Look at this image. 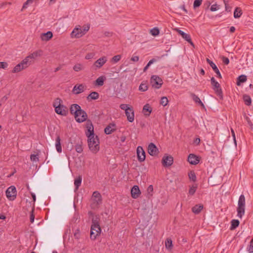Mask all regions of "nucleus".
Here are the masks:
<instances>
[{"label":"nucleus","mask_w":253,"mask_h":253,"mask_svg":"<svg viewBox=\"0 0 253 253\" xmlns=\"http://www.w3.org/2000/svg\"><path fill=\"white\" fill-rule=\"evenodd\" d=\"M42 51L41 50H38L29 54L20 63L14 67L12 73H18L27 68L34 62L37 58L42 56Z\"/></svg>","instance_id":"obj_1"},{"label":"nucleus","mask_w":253,"mask_h":253,"mask_svg":"<svg viewBox=\"0 0 253 253\" xmlns=\"http://www.w3.org/2000/svg\"><path fill=\"white\" fill-rule=\"evenodd\" d=\"M246 202L245 198L244 195L242 194L240 196L237 208V216L240 218H242L245 213Z\"/></svg>","instance_id":"obj_2"},{"label":"nucleus","mask_w":253,"mask_h":253,"mask_svg":"<svg viewBox=\"0 0 253 253\" xmlns=\"http://www.w3.org/2000/svg\"><path fill=\"white\" fill-rule=\"evenodd\" d=\"M61 102L62 100L57 98L55 100L53 106L57 114L65 116L67 114V109L65 105L61 104Z\"/></svg>","instance_id":"obj_3"},{"label":"nucleus","mask_w":253,"mask_h":253,"mask_svg":"<svg viewBox=\"0 0 253 253\" xmlns=\"http://www.w3.org/2000/svg\"><path fill=\"white\" fill-rule=\"evenodd\" d=\"M120 108L125 111V114L127 118V120L132 123L134 120V112L132 107L128 104H122L120 105Z\"/></svg>","instance_id":"obj_4"},{"label":"nucleus","mask_w":253,"mask_h":253,"mask_svg":"<svg viewBox=\"0 0 253 253\" xmlns=\"http://www.w3.org/2000/svg\"><path fill=\"white\" fill-rule=\"evenodd\" d=\"M88 145L89 150L93 153H96L100 149L99 141L97 136L88 138Z\"/></svg>","instance_id":"obj_5"},{"label":"nucleus","mask_w":253,"mask_h":253,"mask_svg":"<svg viewBox=\"0 0 253 253\" xmlns=\"http://www.w3.org/2000/svg\"><path fill=\"white\" fill-rule=\"evenodd\" d=\"M89 29V25H85L83 27L79 26L74 28L71 33L72 38H80L84 35Z\"/></svg>","instance_id":"obj_6"},{"label":"nucleus","mask_w":253,"mask_h":253,"mask_svg":"<svg viewBox=\"0 0 253 253\" xmlns=\"http://www.w3.org/2000/svg\"><path fill=\"white\" fill-rule=\"evenodd\" d=\"M91 208L95 209L98 205L101 203L102 199L100 194L98 191H95L93 193L91 197Z\"/></svg>","instance_id":"obj_7"},{"label":"nucleus","mask_w":253,"mask_h":253,"mask_svg":"<svg viewBox=\"0 0 253 253\" xmlns=\"http://www.w3.org/2000/svg\"><path fill=\"white\" fill-rule=\"evenodd\" d=\"M6 196L7 199L10 201L14 200L17 196V190L14 186L9 187L5 192Z\"/></svg>","instance_id":"obj_8"},{"label":"nucleus","mask_w":253,"mask_h":253,"mask_svg":"<svg viewBox=\"0 0 253 253\" xmlns=\"http://www.w3.org/2000/svg\"><path fill=\"white\" fill-rule=\"evenodd\" d=\"M107 60L106 56H102L93 63L92 67L95 70L100 69L107 62Z\"/></svg>","instance_id":"obj_9"},{"label":"nucleus","mask_w":253,"mask_h":253,"mask_svg":"<svg viewBox=\"0 0 253 253\" xmlns=\"http://www.w3.org/2000/svg\"><path fill=\"white\" fill-rule=\"evenodd\" d=\"M75 118L76 121L79 123H83L86 120L87 115L86 112L83 110H80L78 113L75 115Z\"/></svg>","instance_id":"obj_10"},{"label":"nucleus","mask_w":253,"mask_h":253,"mask_svg":"<svg viewBox=\"0 0 253 253\" xmlns=\"http://www.w3.org/2000/svg\"><path fill=\"white\" fill-rule=\"evenodd\" d=\"M150 81L152 86L156 88H159L163 83L162 79L157 75H153Z\"/></svg>","instance_id":"obj_11"},{"label":"nucleus","mask_w":253,"mask_h":253,"mask_svg":"<svg viewBox=\"0 0 253 253\" xmlns=\"http://www.w3.org/2000/svg\"><path fill=\"white\" fill-rule=\"evenodd\" d=\"M100 231L101 229L98 223L93 221L90 229V237H96L100 233Z\"/></svg>","instance_id":"obj_12"},{"label":"nucleus","mask_w":253,"mask_h":253,"mask_svg":"<svg viewBox=\"0 0 253 253\" xmlns=\"http://www.w3.org/2000/svg\"><path fill=\"white\" fill-rule=\"evenodd\" d=\"M136 154L138 161L139 162H143L145 161L146 158L145 152L141 146H139L137 147Z\"/></svg>","instance_id":"obj_13"},{"label":"nucleus","mask_w":253,"mask_h":253,"mask_svg":"<svg viewBox=\"0 0 253 253\" xmlns=\"http://www.w3.org/2000/svg\"><path fill=\"white\" fill-rule=\"evenodd\" d=\"M86 126L87 130L85 132V134L87 138L94 136L95 135L94 133V128L92 123L90 121H87L86 122Z\"/></svg>","instance_id":"obj_14"},{"label":"nucleus","mask_w":253,"mask_h":253,"mask_svg":"<svg viewBox=\"0 0 253 253\" xmlns=\"http://www.w3.org/2000/svg\"><path fill=\"white\" fill-rule=\"evenodd\" d=\"M148 152L151 156H156L158 154V149L153 143H151L148 146Z\"/></svg>","instance_id":"obj_15"},{"label":"nucleus","mask_w":253,"mask_h":253,"mask_svg":"<svg viewBox=\"0 0 253 253\" xmlns=\"http://www.w3.org/2000/svg\"><path fill=\"white\" fill-rule=\"evenodd\" d=\"M211 84L213 86V89L217 94L220 95L222 93L221 89L220 87V84L213 77H212L211 79Z\"/></svg>","instance_id":"obj_16"},{"label":"nucleus","mask_w":253,"mask_h":253,"mask_svg":"<svg viewBox=\"0 0 253 253\" xmlns=\"http://www.w3.org/2000/svg\"><path fill=\"white\" fill-rule=\"evenodd\" d=\"M177 33L181 36V37L186 41H187L191 45L194 46V44L192 42L190 35L184 33L183 31L178 29H176Z\"/></svg>","instance_id":"obj_17"},{"label":"nucleus","mask_w":253,"mask_h":253,"mask_svg":"<svg viewBox=\"0 0 253 253\" xmlns=\"http://www.w3.org/2000/svg\"><path fill=\"white\" fill-rule=\"evenodd\" d=\"M173 163V158L170 156H165L162 159V164L164 167L171 166Z\"/></svg>","instance_id":"obj_18"},{"label":"nucleus","mask_w":253,"mask_h":253,"mask_svg":"<svg viewBox=\"0 0 253 253\" xmlns=\"http://www.w3.org/2000/svg\"><path fill=\"white\" fill-rule=\"evenodd\" d=\"M141 192L139 187L137 185H134L131 190V194L132 197L134 199H136L139 196Z\"/></svg>","instance_id":"obj_19"},{"label":"nucleus","mask_w":253,"mask_h":253,"mask_svg":"<svg viewBox=\"0 0 253 253\" xmlns=\"http://www.w3.org/2000/svg\"><path fill=\"white\" fill-rule=\"evenodd\" d=\"M84 86L83 84L75 85L73 88V92L75 94H80L84 92Z\"/></svg>","instance_id":"obj_20"},{"label":"nucleus","mask_w":253,"mask_h":253,"mask_svg":"<svg viewBox=\"0 0 253 253\" xmlns=\"http://www.w3.org/2000/svg\"><path fill=\"white\" fill-rule=\"evenodd\" d=\"M116 129V126L115 124H110L108 125L104 129V132L106 134H111Z\"/></svg>","instance_id":"obj_21"},{"label":"nucleus","mask_w":253,"mask_h":253,"mask_svg":"<svg viewBox=\"0 0 253 253\" xmlns=\"http://www.w3.org/2000/svg\"><path fill=\"white\" fill-rule=\"evenodd\" d=\"M188 161L192 165H196L199 162V159L195 155L190 154L188 157Z\"/></svg>","instance_id":"obj_22"},{"label":"nucleus","mask_w":253,"mask_h":253,"mask_svg":"<svg viewBox=\"0 0 253 253\" xmlns=\"http://www.w3.org/2000/svg\"><path fill=\"white\" fill-rule=\"evenodd\" d=\"M81 109L80 106L77 104H73L71 105L70 108V111L71 114L75 115Z\"/></svg>","instance_id":"obj_23"},{"label":"nucleus","mask_w":253,"mask_h":253,"mask_svg":"<svg viewBox=\"0 0 253 253\" xmlns=\"http://www.w3.org/2000/svg\"><path fill=\"white\" fill-rule=\"evenodd\" d=\"M53 36L52 33L50 31H48L45 33L41 34V38L43 41H47L49 40Z\"/></svg>","instance_id":"obj_24"},{"label":"nucleus","mask_w":253,"mask_h":253,"mask_svg":"<svg viewBox=\"0 0 253 253\" xmlns=\"http://www.w3.org/2000/svg\"><path fill=\"white\" fill-rule=\"evenodd\" d=\"M152 109L149 104H145L143 108V112L145 116H149L151 113Z\"/></svg>","instance_id":"obj_25"},{"label":"nucleus","mask_w":253,"mask_h":253,"mask_svg":"<svg viewBox=\"0 0 253 253\" xmlns=\"http://www.w3.org/2000/svg\"><path fill=\"white\" fill-rule=\"evenodd\" d=\"M61 139L59 136H58L55 140V147L57 151L60 153L62 152V147L61 145Z\"/></svg>","instance_id":"obj_26"},{"label":"nucleus","mask_w":253,"mask_h":253,"mask_svg":"<svg viewBox=\"0 0 253 253\" xmlns=\"http://www.w3.org/2000/svg\"><path fill=\"white\" fill-rule=\"evenodd\" d=\"M247 80V76L244 75H242L239 76L237 80V85L240 86L242 83L246 82Z\"/></svg>","instance_id":"obj_27"},{"label":"nucleus","mask_w":253,"mask_h":253,"mask_svg":"<svg viewBox=\"0 0 253 253\" xmlns=\"http://www.w3.org/2000/svg\"><path fill=\"white\" fill-rule=\"evenodd\" d=\"M73 69L75 72H80L84 70V66L82 63H77L73 66Z\"/></svg>","instance_id":"obj_28"},{"label":"nucleus","mask_w":253,"mask_h":253,"mask_svg":"<svg viewBox=\"0 0 253 253\" xmlns=\"http://www.w3.org/2000/svg\"><path fill=\"white\" fill-rule=\"evenodd\" d=\"M105 77L102 76L98 77L95 82V85L97 86H102L105 80Z\"/></svg>","instance_id":"obj_29"},{"label":"nucleus","mask_w":253,"mask_h":253,"mask_svg":"<svg viewBox=\"0 0 253 253\" xmlns=\"http://www.w3.org/2000/svg\"><path fill=\"white\" fill-rule=\"evenodd\" d=\"M165 246L167 250L169 251H171L173 247V244L171 238H167L166 239L165 241Z\"/></svg>","instance_id":"obj_30"},{"label":"nucleus","mask_w":253,"mask_h":253,"mask_svg":"<svg viewBox=\"0 0 253 253\" xmlns=\"http://www.w3.org/2000/svg\"><path fill=\"white\" fill-rule=\"evenodd\" d=\"M203 209V205H196L192 208V211L195 214H198Z\"/></svg>","instance_id":"obj_31"},{"label":"nucleus","mask_w":253,"mask_h":253,"mask_svg":"<svg viewBox=\"0 0 253 253\" xmlns=\"http://www.w3.org/2000/svg\"><path fill=\"white\" fill-rule=\"evenodd\" d=\"M82 181V177L81 176H79L74 180V185L75 186V190H77L79 187L81 186Z\"/></svg>","instance_id":"obj_32"},{"label":"nucleus","mask_w":253,"mask_h":253,"mask_svg":"<svg viewBox=\"0 0 253 253\" xmlns=\"http://www.w3.org/2000/svg\"><path fill=\"white\" fill-rule=\"evenodd\" d=\"M99 97V94L97 92H91L87 97V99L88 100H96L98 99Z\"/></svg>","instance_id":"obj_33"},{"label":"nucleus","mask_w":253,"mask_h":253,"mask_svg":"<svg viewBox=\"0 0 253 253\" xmlns=\"http://www.w3.org/2000/svg\"><path fill=\"white\" fill-rule=\"evenodd\" d=\"M197 189V185L196 184H193L190 186L188 194L189 195L192 196L193 195Z\"/></svg>","instance_id":"obj_34"},{"label":"nucleus","mask_w":253,"mask_h":253,"mask_svg":"<svg viewBox=\"0 0 253 253\" xmlns=\"http://www.w3.org/2000/svg\"><path fill=\"white\" fill-rule=\"evenodd\" d=\"M242 14V11L239 7H236L234 12V17L235 18H239Z\"/></svg>","instance_id":"obj_35"},{"label":"nucleus","mask_w":253,"mask_h":253,"mask_svg":"<svg viewBox=\"0 0 253 253\" xmlns=\"http://www.w3.org/2000/svg\"><path fill=\"white\" fill-rule=\"evenodd\" d=\"M192 96L193 100L195 101V103H198L199 105L202 106V107H204V104L198 96L194 94H192Z\"/></svg>","instance_id":"obj_36"},{"label":"nucleus","mask_w":253,"mask_h":253,"mask_svg":"<svg viewBox=\"0 0 253 253\" xmlns=\"http://www.w3.org/2000/svg\"><path fill=\"white\" fill-rule=\"evenodd\" d=\"M243 99L246 105L249 106L251 104L252 99L250 96L245 95L244 96Z\"/></svg>","instance_id":"obj_37"},{"label":"nucleus","mask_w":253,"mask_h":253,"mask_svg":"<svg viewBox=\"0 0 253 253\" xmlns=\"http://www.w3.org/2000/svg\"><path fill=\"white\" fill-rule=\"evenodd\" d=\"M148 89V86L146 83H142L139 86V90L141 91L144 92Z\"/></svg>","instance_id":"obj_38"},{"label":"nucleus","mask_w":253,"mask_h":253,"mask_svg":"<svg viewBox=\"0 0 253 253\" xmlns=\"http://www.w3.org/2000/svg\"><path fill=\"white\" fill-rule=\"evenodd\" d=\"M239 221L237 219H233L231 221V229H235L239 225Z\"/></svg>","instance_id":"obj_39"},{"label":"nucleus","mask_w":253,"mask_h":253,"mask_svg":"<svg viewBox=\"0 0 253 253\" xmlns=\"http://www.w3.org/2000/svg\"><path fill=\"white\" fill-rule=\"evenodd\" d=\"M121 58L122 56L121 55H117L112 58L111 61L113 63H116L121 60Z\"/></svg>","instance_id":"obj_40"},{"label":"nucleus","mask_w":253,"mask_h":253,"mask_svg":"<svg viewBox=\"0 0 253 253\" xmlns=\"http://www.w3.org/2000/svg\"><path fill=\"white\" fill-rule=\"evenodd\" d=\"M169 102L168 99L167 97H163L161 98L160 100V104L163 106H166L168 105Z\"/></svg>","instance_id":"obj_41"},{"label":"nucleus","mask_w":253,"mask_h":253,"mask_svg":"<svg viewBox=\"0 0 253 253\" xmlns=\"http://www.w3.org/2000/svg\"><path fill=\"white\" fill-rule=\"evenodd\" d=\"M189 178L193 181L196 180V176L194 171H191L188 174Z\"/></svg>","instance_id":"obj_42"},{"label":"nucleus","mask_w":253,"mask_h":253,"mask_svg":"<svg viewBox=\"0 0 253 253\" xmlns=\"http://www.w3.org/2000/svg\"><path fill=\"white\" fill-rule=\"evenodd\" d=\"M202 1V0H195L193 3V8L195 9L199 7L201 5Z\"/></svg>","instance_id":"obj_43"},{"label":"nucleus","mask_w":253,"mask_h":253,"mask_svg":"<svg viewBox=\"0 0 253 253\" xmlns=\"http://www.w3.org/2000/svg\"><path fill=\"white\" fill-rule=\"evenodd\" d=\"M206 60L207 62L210 65L211 67L212 68L213 71L217 68L216 65L212 61L208 58H207Z\"/></svg>","instance_id":"obj_44"},{"label":"nucleus","mask_w":253,"mask_h":253,"mask_svg":"<svg viewBox=\"0 0 253 253\" xmlns=\"http://www.w3.org/2000/svg\"><path fill=\"white\" fill-rule=\"evenodd\" d=\"M160 33L159 30L157 28H154L151 30V34L152 35L156 36H158Z\"/></svg>","instance_id":"obj_45"},{"label":"nucleus","mask_w":253,"mask_h":253,"mask_svg":"<svg viewBox=\"0 0 253 253\" xmlns=\"http://www.w3.org/2000/svg\"><path fill=\"white\" fill-rule=\"evenodd\" d=\"M30 158L31 160L33 162H37L39 161V157L38 155L32 154Z\"/></svg>","instance_id":"obj_46"},{"label":"nucleus","mask_w":253,"mask_h":253,"mask_svg":"<svg viewBox=\"0 0 253 253\" xmlns=\"http://www.w3.org/2000/svg\"><path fill=\"white\" fill-rule=\"evenodd\" d=\"M94 56H95L94 53H93V52L88 53L85 55V59L86 60L91 59L93 58Z\"/></svg>","instance_id":"obj_47"},{"label":"nucleus","mask_w":253,"mask_h":253,"mask_svg":"<svg viewBox=\"0 0 253 253\" xmlns=\"http://www.w3.org/2000/svg\"><path fill=\"white\" fill-rule=\"evenodd\" d=\"M147 193L148 196H151L153 195V187L152 185H149L147 188Z\"/></svg>","instance_id":"obj_48"},{"label":"nucleus","mask_w":253,"mask_h":253,"mask_svg":"<svg viewBox=\"0 0 253 253\" xmlns=\"http://www.w3.org/2000/svg\"><path fill=\"white\" fill-rule=\"evenodd\" d=\"M76 151L79 153H81L83 152V148L81 145L77 144L75 146Z\"/></svg>","instance_id":"obj_49"},{"label":"nucleus","mask_w":253,"mask_h":253,"mask_svg":"<svg viewBox=\"0 0 253 253\" xmlns=\"http://www.w3.org/2000/svg\"><path fill=\"white\" fill-rule=\"evenodd\" d=\"M219 6L216 4H212L211 8H210V10L211 11H216L218 9H219Z\"/></svg>","instance_id":"obj_50"},{"label":"nucleus","mask_w":253,"mask_h":253,"mask_svg":"<svg viewBox=\"0 0 253 253\" xmlns=\"http://www.w3.org/2000/svg\"><path fill=\"white\" fill-rule=\"evenodd\" d=\"M7 67V63L6 62H0V69H5Z\"/></svg>","instance_id":"obj_51"},{"label":"nucleus","mask_w":253,"mask_h":253,"mask_svg":"<svg viewBox=\"0 0 253 253\" xmlns=\"http://www.w3.org/2000/svg\"><path fill=\"white\" fill-rule=\"evenodd\" d=\"M160 58V57H157V59L155 58H153L151 59L149 62L147 63V65L150 66L151 64H153L154 63L156 62L158 60H159Z\"/></svg>","instance_id":"obj_52"},{"label":"nucleus","mask_w":253,"mask_h":253,"mask_svg":"<svg viewBox=\"0 0 253 253\" xmlns=\"http://www.w3.org/2000/svg\"><path fill=\"white\" fill-rule=\"evenodd\" d=\"M249 252L250 253H253V238L250 241V245L249 248Z\"/></svg>","instance_id":"obj_53"},{"label":"nucleus","mask_w":253,"mask_h":253,"mask_svg":"<svg viewBox=\"0 0 253 253\" xmlns=\"http://www.w3.org/2000/svg\"><path fill=\"white\" fill-rule=\"evenodd\" d=\"M224 3L225 4V9L227 11H230V7L228 6V1L224 0Z\"/></svg>","instance_id":"obj_54"},{"label":"nucleus","mask_w":253,"mask_h":253,"mask_svg":"<svg viewBox=\"0 0 253 253\" xmlns=\"http://www.w3.org/2000/svg\"><path fill=\"white\" fill-rule=\"evenodd\" d=\"M222 61L225 65H228L229 63V59L225 57H222Z\"/></svg>","instance_id":"obj_55"},{"label":"nucleus","mask_w":253,"mask_h":253,"mask_svg":"<svg viewBox=\"0 0 253 253\" xmlns=\"http://www.w3.org/2000/svg\"><path fill=\"white\" fill-rule=\"evenodd\" d=\"M30 222L31 223H33L34 222V219H35V216H34V215L33 214V211H32V212L31 213V214H30Z\"/></svg>","instance_id":"obj_56"},{"label":"nucleus","mask_w":253,"mask_h":253,"mask_svg":"<svg viewBox=\"0 0 253 253\" xmlns=\"http://www.w3.org/2000/svg\"><path fill=\"white\" fill-rule=\"evenodd\" d=\"M139 58L138 56H133L131 58V60L133 62H137L139 60Z\"/></svg>","instance_id":"obj_57"},{"label":"nucleus","mask_w":253,"mask_h":253,"mask_svg":"<svg viewBox=\"0 0 253 253\" xmlns=\"http://www.w3.org/2000/svg\"><path fill=\"white\" fill-rule=\"evenodd\" d=\"M214 72L217 74V76L220 78H221V75L218 68L214 70Z\"/></svg>","instance_id":"obj_58"},{"label":"nucleus","mask_w":253,"mask_h":253,"mask_svg":"<svg viewBox=\"0 0 253 253\" xmlns=\"http://www.w3.org/2000/svg\"><path fill=\"white\" fill-rule=\"evenodd\" d=\"M200 142V139L199 138H196L194 141V144H195L196 145H198Z\"/></svg>","instance_id":"obj_59"},{"label":"nucleus","mask_w":253,"mask_h":253,"mask_svg":"<svg viewBox=\"0 0 253 253\" xmlns=\"http://www.w3.org/2000/svg\"><path fill=\"white\" fill-rule=\"evenodd\" d=\"M235 28L234 26H231L230 28V32L231 33H233L235 32Z\"/></svg>","instance_id":"obj_60"},{"label":"nucleus","mask_w":253,"mask_h":253,"mask_svg":"<svg viewBox=\"0 0 253 253\" xmlns=\"http://www.w3.org/2000/svg\"><path fill=\"white\" fill-rule=\"evenodd\" d=\"M181 9H182L183 10V11H184V12H185L186 13H188V11L185 8V6L184 5H183L182 6H181Z\"/></svg>","instance_id":"obj_61"},{"label":"nucleus","mask_w":253,"mask_h":253,"mask_svg":"<svg viewBox=\"0 0 253 253\" xmlns=\"http://www.w3.org/2000/svg\"><path fill=\"white\" fill-rule=\"evenodd\" d=\"M28 5L29 4L26 2H25L24 3L23 5V8H27Z\"/></svg>","instance_id":"obj_62"},{"label":"nucleus","mask_w":253,"mask_h":253,"mask_svg":"<svg viewBox=\"0 0 253 253\" xmlns=\"http://www.w3.org/2000/svg\"><path fill=\"white\" fill-rule=\"evenodd\" d=\"M32 196L33 201L35 202L36 201V197L35 194H34V193H32Z\"/></svg>","instance_id":"obj_63"},{"label":"nucleus","mask_w":253,"mask_h":253,"mask_svg":"<svg viewBox=\"0 0 253 253\" xmlns=\"http://www.w3.org/2000/svg\"><path fill=\"white\" fill-rule=\"evenodd\" d=\"M34 0H27L26 2L28 4H31L32 3L33 1H34Z\"/></svg>","instance_id":"obj_64"}]
</instances>
